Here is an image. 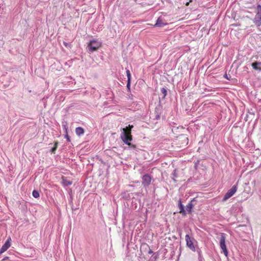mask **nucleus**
I'll return each mask as SVG.
<instances>
[{
	"mask_svg": "<svg viewBox=\"0 0 261 261\" xmlns=\"http://www.w3.org/2000/svg\"><path fill=\"white\" fill-rule=\"evenodd\" d=\"M63 44H64V45L66 47H68V46H69V47H71V45H69V44H68L67 42H63Z\"/></svg>",
	"mask_w": 261,
	"mask_h": 261,
	"instance_id": "412c9836",
	"label": "nucleus"
},
{
	"mask_svg": "<svg viewBox=\"0 0 261 261\" xmlns=\"http://www.w3.org/2000/svg\"><path fill=\"white\" fill-rule=\"evenodd\" d=\"M237 190V185H234L224 195L223 200L226 201L229 198H230L233 194L236 192Z\"/></svg>",
	"mask_w": 261,
	"mask_h": 261,
	"instance_id": "20e7f679",
	"label": "nucleus"
},
{
	"mask_svg": "<svg viewBox=\"0 0 261 261\" xmlns=\"http://www.w3.org/2000/svg\"><path fill=\"white\" fill-rule=\"evenodd\" d=\"M66 132L67 133V134L65 136V138L67 139V141L68 142H70V138L69 137V136L67 134V129H66Z\"/></svg>",
	"mask_w": 261,
	"mask_h": 261,
	"instance_id": "aec40b11",
	"label": "nucleus"
},
{
	"mask_svg": "<svg viewBox=\"0 0 261 261\" xmlns=\"http://www.w3.org/2000/svg\"><path fill=\"white\" fill-rule=\"evenodd\" d=\"M179 210H180L179 213H181V214H182L184 215H186V212H185V211L184 210V206L182 204L180 200L179 201Z\"/></svg>",
	"mask_w": 261,
	"mask_h": 261,
	"instance_id": "ddd939ff",
	"label": "nucleus"
},
{
	"mask_svg": "<svg viewBox=\"0 0 261 261\" xmlns=\"http://www.w3.org/2000/svg\"><path fill=\"white\" fill-rule=\"evenodd\" d=\"M161 91L162 93L163 94V98H165L167 94V91L166 89L165 88H162L161 90Z\"/></svg>",
	"mask_w": 261,
	"mask_h": 261,
	"instance_id": "a211bd4d",
	"label": "nucleus"
},
{
	"mask_svg": "<svg viewBox=\"0 0 261 261\" xmlns=\"http://www.w3.org/2000/svg\"><path fill=\"white\" fill-rule=\"evenodd\" d=\"M126 75L127 77V81H130L131 74L129 70H126Z\"/></svg>",
	"mask_w": 261,
	"mask_h": 261,
	"instance_id": "6ab92c4d",
	"label": "nucleus"
},
{
	"mask_svg": "<svg viewBox=\"0 0 261 261\" xmlns=\"http://www.w3.org/2000/svg\"><path fill=\"white\" fill-rule=\"evenodd\" d=\"M130 81H127V87L129 88Z\"/></svg>",
	"mask_w": 261,
	"mask_h": 261,
	"instance_id": "4be33fe9",
	"label": "nucleus"
},
{
	"mask_svg": "<svg viewBox=\"0 0 261 261\" xmlns=\"http://www.w3.org/2000/svg\"><path fill=\"white\" fill-rule=\"evenodd\" d=\"M193 207V204L191 202H190V203H189L187 206H186V211L188 212V213H191V211H192V209Z\"/></svg>",
	"mask_w": 261,
	"mask_h": 261,
	"instance_id": "4468645a",
	"label": "nucleus"
},
{
	"mask_svg": "<svg viewBox=\"0 0 261 261\" xmlns=\"http://www.w3.org/2000/svg\"><path fill=\"white\" fill-rule=\"evenodd\" d=\"M101 46V43L97 40H91L88 43V50L89 53H92L97 50Z\"/></svg>",
	"mask_w": 261,
	"mask_h": 261,
	"instance_id": "f03ea898",
	"label": "nucleus"
},
{
	"mask_svg": "<svg viewBox=\"0 0 261 261\" xmlns=\"http://www.w3.org/2000/svg\"><path fill=\"white\" fill-rule=\"evenodd\" d=\"M257 9V13L254 18V22L257 25L259 26L261 24V6L258 5Z\"/></svg>",
	"mask_w": 261,
	"mask_h": 261,
	"instance_id": "39448f33",
	"label": "nucleus"
},
{
	"mask_svg": "<svg viewBox=\"0 0 261 261\" xmlns=\"http://www.w3.org/2000/svg\"><path fill=\"white\" fill-rule=\"evenodd\" d=\"M132 147L135 148V145H132Z\"/></svg>",
	"mask_w": 261,
	"mask_h": 261,
	"instance_id": "b1692460",
	"label": "nucleus"
},
{
	"mask_svg": "<svg viewBox=\"0 0 261 261\" xmlns=\"http://www.w3.org/2000/svg\"><path fill=\"white\" fill-rule=\"evenodd\" d=\"M75 133L77 135L80 136L84 133V129L81 127H76L75 129Z\"/></svg>",
	"mask_w": 261,
	"mask_h": 261,
	"instance_id": "9b49d317",
	"label": "nucleus"
},
{
	"mask_svg": "<svg viewBox=\"0 0 261 261\" xmlns=\"http://www.w3.org/2000/svg\"><path fill=\"white\" fill-rule=\"evenodd\" d=\"M181 141H184L185 143V146L188 144V138L185 136H181L179 138Z\"/></svg>",
	"mask_w": 261,
	"mask_h": 261,
	"instance_id": "2eb2a0df",
	"label": "nucleus"
},
{
	"mask_svg": "<svg viewBox=\"0 0 261 261\" xmlns=\"http://www.w3.org/2000/svg\"><path fill=\"white\" fill-rule=\"evenodd\" d=\"M192 2V0H190L189 2H187L186 4V6H188L189 5V4Z\"/></svg>",
	"mask_w": 261,
	"mask_h": 261,
	"instance_id": "5701e85b",
	"label": "nucleus"
},
{
	"mask_svg": "<svg viewBox=\"0 0 261 261\" xmlns=\"http://www.w3.org/2000/svg\"><path fill=\"white\" fill-rule=\"evenodd\" d=\"M133 127V125H129L126 128H123V136H121L123 141L129 146L131 145L130 141L132 140L131 130Z\"/></svg>",
	"mask_w": 261,
	"mask_h": 261,
	"instance_id": "f257e3e1",
	"label": "nucleus"
},
{
	"mask_svg": "<svg viewBox=\"0 0 261 261\" xmlns=\"http://www.w3.org/2000/svg\"><path fill=\"white\" fill-rule=\"evenodd\" d=\"M167 24V23L166 22H165V20L163 18L159 17L158 19L155 24L153 26L162 28Z\"/></svg>",
	"mask_w": 261,
	"mask_h": 261,
	"instance_id": "1a4fd4ad",
	"label": "nucleus"
},
{
	"mask_svg": "<svg viewBox=\"0 0 261 261\" xmlns=\"http://www.w3.org/2000/svg\"><path fill=\"white\" fill-rule=\"evenodd\" d=\"M62 181L64 186H67L72 184V182L65 177L62 178Z\"/></svg>",
	"mask_w": 261,
	"mask_h": 261,
	"instance_id": "f8f14e48",
	"label": "nucleus"
},
{
	"mask_svg": "<svg viewBox=\"0 0 261 261\" xmlns=\"http://www.w3.org/2000/svg\"><path fill=\"white\" fill-rule=\"evenodd\" d=\"M58 141L55 142L54 147L51 150V153H55V151L56 150L57 147H58Z\"/></svg>",
	"mask_w": 261,
	"mask_h": 261,
	"instance_id": "dca6fc26",
	"label": "nucleus"
},
{
	"mask_svg": "<svg viewBox=\"0 0 261 261\" xmlns=\"http://www.w3.org/2000/svg\"><path fill=\"white\" fill-rule=\"evenodd\" d=\"M187 246L193 251H195V247L193 244V239H192L189 234L185 236Z\"/></svg>",
	"mask_w": 261,
	"mask_h": 261,
	"instance_id": "423d86ee",
	"label": "nucleus"
},
{
	"mask_svg": "<svg viewBox=\"0 0 261 261\" xmlns=\"http://www.w3.org/2000/svg\"><path fill=\"white\" fill-rule=\"evenodd\" d=\"M11 238L9 237L0 249V254L5 252L11 246Z\"/></svg>",
	"mask_w": 261,
	"mask_h": 261,
	"instance_id": "0eeeda50",
	"label": "nucleus"
},
{
	"mask_svg": "<svg viewBox=\"0 0 261 261\" xmlns=\"http://www.w3.org/2000/svg\"><path fill=\"white\" fill-rule=\"evenodd\" d=\"M151 177L149 174H145L142 177V185L144 186H148L151 182Z\"/></svg>",
	"mask_w": 261,
	"mask_h": 261,
	"instance_id": "6e6552de",
	"label": "nucleus"
},
{
	"mask_svg": "<svg viewBox=\"0 0 261 261\" xmlns=\"http://www.w3.org/2000/svg\"><path fill=\"white\" fill-rule=\"evenodd\" d=\"M261 65V62H255L252 63L251 66L255 70L261 71V67L258 66Z\"/></svg>",
	"mask_w": 261,
	"mask_h": 261,
	"instance_id": "9d476101",
	"label": "nucleus"
},
{
	"mask_svg": "<svg viewBox=\"0 0 261 261\" xmlns=\"http://www.w3.org/2000/svg\"><path fill=\"white\" fill-rule=\"evenodd\" d=\"M32 195L33 197L36 198H38L40 196L39 192L36 190H34L33 191Z\"/></svg>",
	"mask_w": 261,
	"mask_h": 261,
	"instance_id": "f3484780",
	"label": "nucleus"
},
{
	"mask_svg": "<svg viewBox=\"0 0 261 261\" xmlns=\"http://www.w3.org/2000/svg\"><path fill=\"white\" fill-rule=\"evenodd\" d=\"M225 234L224 233H222L221 234V237L220 239V246L221 249H222L224 254L227 256L228 255V251L226 248V246L225 244Z\"/></svg>",
	"mask_w": 261,
	"mask_h": 261,
	"instance_id": "7ed1b4c3",
	"label": "nucleus"
}]
</instances>
